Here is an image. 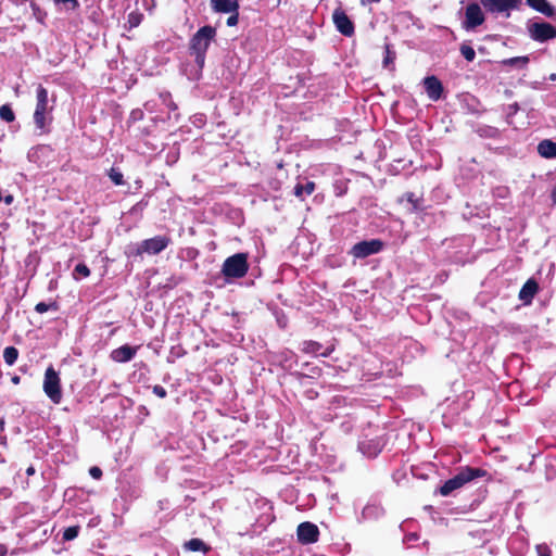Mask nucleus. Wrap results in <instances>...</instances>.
I'll return each mask as SVG.
<instances>
[{
    "mask_svg": "<svg viewBox=\"0 0 556 556\" xmlns=\"http://www.w3.org/2000/svg\"><path fill=\"white\" fill-rule=\"evenodd\" d=\"M53 105L49 103L48 91L42 86L36 89V104L34 110V123L41 132L47 130V127L52 121Z\"/></svg>",
    "mask_w": 556,
    "mask_h": 556,
    "instance_id": "nucleus-1",
    "label": "nucleus"
},
{
    "mask_svg": "<svg viewBox=\"0 0 556 556\" xmlns=\"http://www.w3.org/2000/svg\"><path fill=\"white\" fill-rule=\"evenodd\" d=\"M216 35V30L212 26H203L201 27L191 39V49L197 54V60L199 63L204 62V55L206 50L210 47L211 41L214 39Z\"/></svg>",
    "mask_w": 556,
    "mask_h": 556,
    "instance_id": "nucleus-2",
    "label": "nucleus"
},
{
    "mask_svg": "<svg viewBox=\"0 0 556 556\" xmlns=\"http://www.w3.org/2000/svg\"><path fill=\"white\" fill-rule=\"evenodd\" d=\"M46 395L54 403L59 404L62 400L61 379L53 367H48L45 372L42 384Z\"/></svg>",
    "mask_w": 556,
    "mask_h": 556,
    "instance_id": "nucleus-3",
    "label": "nucleus"
},
{
    "mask_svg": "<svg viewBox=\"0 0 556 556\" xmlns=\"http://www.w3.org/2000/svg\"><path fill=\"white\" fill-rule=\"evenodd\" d=\"M223 274L228 278H241L248 271L247 255L243 253L228 257L223 265Z\"/></svg>",
    "mask_w": 556,
    "mask_h": 556,
    "instance_id": "nucleus-4",
    "label": "nucleus"
},
{
    "mask_svg": "<svg viewBox=\"0 0 556 556\" xmlns=\"http://www.w3.org/2000/svg\"><path fill=\"white\" fill-rule=\"evenodd\" d=\"M480 470L478 469H471V468H465L459 471L455 477L447 480L440 489V493L443 496H447L453 491L462 488L467 482L471 481L473 478L480 476Z\"/></svg>",
    "mask_w": 556,
    "mask_h": 556,
    "instance_id": "nucleus-5",
    "label": "nucleus"
},
{
    "mask_svg": "<svg viewBox=\"0 0 556 556\" xmlns=\"http://www.w3.org/2000/svg\"><path fill=\"white\" fill-rule=\"evenodd\" d=\"M480 2L488 12L506 16H509L510 12L521 4V0H480Z\"/></svg>",
    "mask_w": 556,
    "mask_h": 556,
    "instance_id": "nucleus-6",
    "label": "nucleus"
},
{
    "mask_svg": "<svg viewBox=\"0 0 556 556\" xmlns=\"http://www.w3.org/2000/svg\"><path fill=\"white\" fill-rule=\"evenodd\" d=\"M167 239L165 237H155L144 240L138 245L134 253L140 255L142 253L157 254L167 247Z\"/></svg>",
    "mask_w": 556,
    "mask_h": 556,
    "instance_id": "nucleus-7",
    "label": "nucleus"
},
{
    "mask_svg": "<svg viewBox=\"0 0 556 556\" xmlns=\"http://www.w3.org/2000/svg\"><path fill=\"white\" fill-rule=\"evenodd\" d=\"M381 249L382 242L380 240L374 239L356 243L352 248L351 253L355 257L363 258L371 254L378 253Z\"/></svg>",
    "mask_w": 556,
    "mask_h": 556,
    "instance_id": "nucleus-8",
    "label": "nucleus"
},
{
    "mask_svg": "<svg viewBox=\"0 0 556 556\" xmlns=\"http://www.w3.org/2000/svg\"><path fill=\"white\" fill-rule=\"evenodd\" d=\"M533 39L545 41L556 37V28L548 23H533L529 26Z\"/></svg>",
    "mask_w": 556,
    "mask_h": 556,
    "instance_id": "nucleus-9",
    "label": "nucleus"
},
{
    "mask_svg": "<svg viewBox=\"0 0 556 556\" xmlns=\"http://www.w3.org/2000/svg\"><path fill=\"white\" fill-rule=\"evenodd\" d=\"M298 539L303 544L314 543L318 540V528L311 522H302L298 527Z\"/></svg>",
    "mask_w": 556,
    "mask_h": 556,
    "instance_id": "nucleus-10",
    "label": "nucleus"
},
{
    "mask_svg": "<svg viewBox=\"0 0 556 556\" xmlns=\"http://www.w3.org/2000/svg\"><path fill=\"white\" fill-rule=\"evenodd\" d=\"M484 22V13L478 3H471L466 8V21L467 27L473 28L481 25Z\"/></svg>",
    "mask_w": 556,
    "mask_h": 556,
    "instance_id": "nucleus-11",
    "label": "nucleus"
},
{
    "mask_svg": "<svg viewBox=\"0 0 556 556\" xmlns=\"http://www.w3.org/2000/svg\"><path fill=\"white\" fill-rule=\"evenodd\" d=\"M333 22L336 24L337 29L341 34H343L345 36H351L353 34L354 26H353L352 22L350 21V18L348 17V15L343 11L336 10L333 12Z\"/></svg>",
    "mask_w": 556,
    "mask_h": 556,
    "instance_id": "nucleus-12",
    "label": "nucleus"
},
{
    "mask_svg": "<svg viewBox=\"0 0 556 556\" xmlns=\"http://www.w3.org/2000/svg\"><path fill=\"white\" fill-rule=\"evenodd\" d=\"M424 85L426 92L431 100L437 101L441 97L443 88L438 78L434 76L427 77L424 80Z\"/></svg>",
    "mask_w": 556,
    "mask_h": 556,
    "instance_id": "nucleus-13",
    "label": "nucleus"
},
{
    "mask_svg": "<svg viewBox=\"0 0 556 556\" xmlns=\"http://www.w3.org/2000/svg\"><path fill=\"white\" fill-rule=\"evenodd\" d=\"M137 352V348L123 345L112 351L111 358L117 363H126L130 361Z\"/></svg>",
    "mask_w": 556,
    "mask_h": 556,
    "instance_id": "nucleus-14",
    "label": "nucleus"
},
{
    "mask_svg": "<svg viewBox=\"0 0 556 556\" xmlns=\"http://www.w3.org/2000/svg\"><path fill=\"white\" fill-rule=\"evenodd\" d=\"M538 283L534 280L529 279L521 288L519 292V299L523 301L526 304L531 303L533 296L538 292Z\"/></svg>",
    "mask_w": 556,
    "mask_h": 556,
    "instance_id": "nucleus-15",
    "label": "nucleus"
},
{
    "mask_svg": "<svg viewBox=\"0 0 556 556\" xmlns=\"http://www.w3.org/2000/svg\"><path fill=\"white\" fill-rule=\"evenodd\" d=\"M211 5L216 12H237L238 3L231 0H211Z\"/></svg>",
    "mask_w": 556,
    "mask_h": 556,
    "instance_id": "nucleus-16",
    "label": "nucleus"
},
{
    "mask_svg": "<svg viewBox=\"0 0 556 556\" xmlns=\"http://www.w3.org/2000/svg\"><path fill=\"white\" fill-rule=\"evenodd\" d=\"M538 152L545 159L556 157V142L551 140H543L538 146Z\"/></svg>",
    "mask_w": 556,
    "mask_h": 556,
    "instance_id": "nucleus-17",
    "label": "nucleus"
},
{
    "mask_svg": "<svg viewBox=\"0 0 556 556\" xmlns=\"http://www.w3.org/2000/svg\"><path fill=\"white\" fill-rule=\"evenodd\" d=\"M527 3L536 11L551 16L554 14L553 7L546 0H527Z\"/></svg>",
    "mask_w": 556,
    "mask_h": 556,
    "instance_id": "nucleus-18",
    "label": "nucleus"
},
{
    "mask_svg": "<svg viewBox=\"0 0 556 556\" xmlns=\"http://www.w3.org/2000/svg\"><path fill=\"white\" fill-rule=\"evenodd\" d=\"M185 547L191 552H199V551L206 552L207 551L204 542L200 539H192V540L186 542Z\"/></svg>",
    "mask_w": 556,
    "mask_h": 556,
    "instance_id": "nucleus-19",
    "label": "nucleus"
},
{
    "mask_svg": "<svg viewBox=\"0 0 556 556\" xmlns=\"http://www.w3.org/2000/svg\"><path fill=\"white\" fill-rule=\"evenodd\" d=\"M18 352L13 346H8L3 351V358L8 365H13L17 359Z\"/></svg>",
    "mask_w": 556,
    "mask_h": 556,
    "instance_id": "nucleus-20",
    "label": "nucleus"
},
{
    "mask_svg": "<svg viewBox=\"0 0 556 556\" xmlns=\"http://www.w3.org/2000/svg\"><path fill=\"white\" fill-rule=\"evenodd\" d=\"M315 190V184L312 181H307L304 186L298 185L295 187V195L302 197L303 193L311 194Z\"/></svg>",
    "mask_w": 556,
    "mask_h": 556,
    "instance_id": "nucleus-21",
    "label": "nucleus"
},
{
    "mask_svg": "<svg viewBox=\"0 0 556 556\" xmlns=\"http://www.w3.org/2000/svg\"><path fill=\"white\" fill-rule=\"evenodd\" d=\"M320 348L321 346L317 342H307L305 343L304 350L309 353L320 354L323 356H327L330 353L329 349H326L324 352H319Z\"/></svg>",
    "mask_w": 556,
    "mask_h": 556,
    "instance_id": "nucleus-22",
    "label": "nucleus"
},
{
    "mask_svg": "<svg viewBox=\"0 0 556 556\" xmlns=\"http://www.w3.org/2000/svg\"><path fill=\"white\" fill-rule=\"evenodd\" d=\"M0 117L5 121V122H13L14 118H15V115L12 111V109L8 105V104H4V105H1L0 106Z\"/></svg>",
    "mask_w": 556,
    "mask_h": 556,
    "instance_id": "nucleus-23",
    "label": "nucleus"
},
{
    "mask_svg": "<svg viewBox=\"0 0 556 556\" xmlns=\"http://www.w3.org/2000/svg\"><path fill=\"white\" fill-rule=\"evenodd\" d=\"M89 275L90 270L85 264H78L73 273L74 279H79L80 277H88Z\"/></svg>",
    "mask_w": 556,
    "mask_h": 556,
    "instance_id": "nucleus-24",
    "label": "nucleus"
},
{
    "mask_svg": "<svg viewBox=\"0 0 556 556\" xmlns=\"http://www.w3.org/2000/svg\"><path fill=\"white\" fill-rule=\"evenodd\" d=\"M78 532H79L78 526L68 527L64 530L63 539L66 541L74 540L78 535Z\"/></svg>",
    "mask_w": 556,
    "mask_h": 556,
    "instance_id": "nucleus-25",
    "label": "nucleus"
},
{
    "mask_svg": "<svg viewBox=\"0 0 556 556\" xmlns=\"http://www.w3.org/2000/svg\"><path fill=\"white\" fill-rule=\"evenodd\" d=\"M460 52L463 54V56L471 62L473 61L475 56H476V52L475 50L470 47V46H467V45H463L462 48H460Z\"/></svg>",
    "mask_w": 556,
    "mask_h": 556,
    "instance_id": "nucleus-26",
    "label": "nucleus"
},
{
    "mask_svg": "<svg viewBox=\"0 0 556 556\" xmlns=\"http://www.w3.org/2000/svg\"><path fill=\"white\" fill-rule=\"evenodd\" d=\"M54 2L64 4L66 10H75L78 7L77 0H54Z\"/></svg>",
    "mask_w": 556,
    "mask_h": 556,
    "instance_id": "nucleus-27",
    "label": "nucleus"
},
{
    "mask_svg": "<svg viewBox=\"0 0 556 556\" xmlns=\"http://www.w3.org/2000/svg\"><path fill=\"white\" fill-rule=\"evenodd\" d=\"M110 178L112 179V181L115 185H122L123 184V174L117 172V170H115V169H111Z\"/></svg>",
    "mask_w": 556,
    "mask_h": 556,
    "instance_id": "nucleus-28",
    "label": "nucleus"
},
{
    "mask_svg": "<svg viewBox=\"0 0 556 556\" xmlns=\"http://www.w3.org/2000/svg\"><path fill=\"white\" fill-rule=\"evenodd\" d=\"M505 62L508 63V64L525 65L528 62V59L527 58H513V59H509V60H507Z\"/></svg>",
    "mask_w": 556,
    "mask_h": 556,
    "instance_id": "nucleus-29",
    "label": "nucleus"
},
{
    "mask_svg": "<svg viewBox=\"0 0 556 556\" xmlns=\"http://www.w3.org/2000/svg\"><path fill=\"white\" fill-rule=\"evenodd\" d=\"M128 22L132 27H136L140 24V16L138 14H129Z\"/></svg>",
    "mask_w": 556,
    "mask_h": 556,
    "instance_id": "nucleus-30",
    "label": "nucleus"
},
{
    "mask_svg": "<svg viewBox=\"0 0 556 556\" xmlns=\"http://www.w3.org/2000/svg\"><path fill=\"white\" fill-rule=\"evenodd\" d=\"M538 555L539 556H551V553L545 545H538L536 546Z\"/></svg>",
    "mask_w": 556,
    "mask_h": 556,
    "instance_id": "nucleus-31",
    "label": "nucleus"
},
{
    "mask_svg": "<svg viewBox=\"0 0 556 556\" xmlns=\"http://www.w3.org/2000/svg\"><path fill=\"white\" fill-rule=\"evenodd\" d=\"M51 307L50 304L40 302L36 305V311L40 314L46 313Z\"/></svg>",
    "mask_w": 556,
    "mask_h": 556,
    "instance_id": "nucleus-32",
    "label": "nucleus"
},
{
    "mask_svg": "<svg viewBox=\"0 0 556 556\" xmlns=\"http://www.w3.org/2000/svg\"><path fill=\"white\" fill-rule=\"evenodd\" d=\"M89 473L94 479H100L102 476V471L99 467H91Z\"/></svg>",
    "mask_w": 556,
    "mask_h": 556,
    "instance_id": "nucleus-33",
    "label": "nucleus"
},
{
    "mask_svg": "<svg viewBox=\"0 0 556 556\" xmlns=\"http://www.w3.org/2000/svg\"><path fill=\"white\" fill-rule=\"evenodd\" d=\"M237 24H238V14H233V15L228 17V20H227V25L228 26H235Z\"/></svg>",
    "mask_w": 556,
    "mask_h": 556,
    "instance_id": "nucleus-34",
    "label": "nucleus"
},
{
    "mask_svg": "<svg viewBox=\"0 0 556 556\" xmlns=\"http://www.w3.org/2000/svg\"><path fill=\"white\" fill-rule=\"evenodd\" d=\"M154 393L160 397H164L166 395L165 390L159 386L154 387Z\"/></svg>",
    "mask_w": 556,
    "mask_h": 556,
    "instance_id": "nucleus-35",
    "label": "nucleus"
},
{
    "mask_svg": "<svg viewBox=\"0 0 556 556\" xmlns=\"http://www.w3.org/2000/svg\"><path fill=\"white\" fill-rule=\"evenodd\" d=\"M14 198L12 194H8L4 197L3 201L7 205H10L13 202Z\"/></svg>",
    "mask_w": 556,
    "mask_h": 556,
    "instance_id": "nucleus-36",
    "label": "nucleus"
},
{
    "mask_svg": "<svg viewBox=\"0 0 556 556\" xmlns=\"http://www.w3.org/2000/svg\"><path fill=\"white\" fill-rule=\"evenodd\" d=\"M393 58L391 56L390 52L388 51L387 56L383 61L384 65H388L390 62H392Z\"/></svg>",
    "mask_w": 556,
    "mask_h": 556,
    "instance_id": "nucleus-37",
    "label": "nucleus"
},
{
    "mask_svg": "<svg viewBox=\"0 0 556 556\" xmlns=\"http://www.w3.org/2000/svg\"><path fill=\"white\" fill-rule=\"evenodd\" d=\"M7 554V547L0 544V556H4Z\"/></svg>",
    "mask_w": 556,
    "mask_h": 556,
    "instance_id": "nucleus-38",
    "label": "nucleus"
},
{
    "mask_svg": "<svg viewBox=\"0 0 556 556\" xmlns=\"http://www.w3.org/2000/svg\"><path fill=\"white\" fill-rule=\"evenodd\" d=\"M552 199H553L554 204H556V188L552 192Z\"/></svg>",
    "mask_w": 556,
    "mask_h": 556,
    "instance_id": "nucleus-39",
    "label": "nucleus"
},
{
    "mask_svg": "<svg viewBox=\"0 0 556 556\" xmlns=\"http://www.w3.org/2000/svg\"><path fill=\"white\" fill-rule=\"evenodd\" d=\"M13 383L17 384L20 382V377L15 376L12 378Z\"/></svg>",
    "mask_w": 556,
    "mask_h": 556,
    "instance_id": "nucleus-40",
    "label": "nucleus"
},
{
    "mask_svg": "<svg viewBox=\"0 0 556 556\" xmlns=\"http://www.w3.org/2000/svg\"><path fill=\"white\" fill-rule=\"evenodd\" d=\"M27 473H28V475H33V473H34V468H31V467H30V468H28V469H27Z\"/></svg>",
    "mask_w": 556,
    "mask_h": 556,
    "instance_id": "nucleus-41",
    "label": "nucleus"
},
{
    "mask_svg": "<svg viewBox=\"0 0 556 556\" xmlns=\"http://www.w3.org/2000/svg\"><path fill=\"white\" fill-rule=\"evenodd\" d=\"M2 425H3V421H0V426H2Z\"/></svg>",
    "mask_w": 556,
    "mask_h": 556,
    "instance_id": "nucleus-42",
    "label": "nucleus"
}]
</instances>
